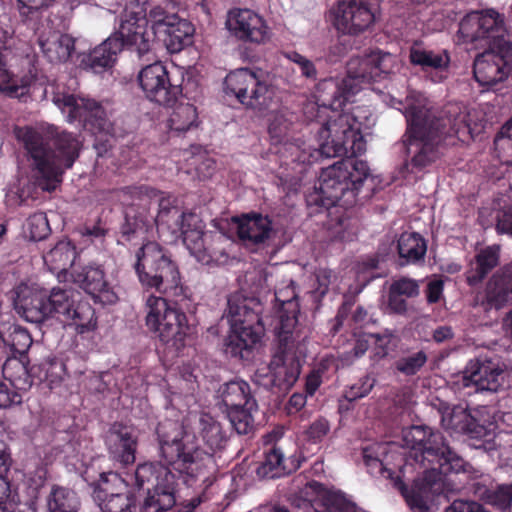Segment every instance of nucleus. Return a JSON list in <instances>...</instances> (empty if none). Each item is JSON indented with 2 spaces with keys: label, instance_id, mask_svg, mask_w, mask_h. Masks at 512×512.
I'll return each instance as SVG.
<instances>
[{
  "label": "nucleus",
  "instance_id": "nucleus-1",
  "mask_svg": "<svg viewBox=\"0 0 512 512\" xmlns=\"http://www.w3.org/2000/svg\"><path fill=\"white\" fill-rule=\"evenodd\" d=\"M403 442L409 449L404 467L396 471L390 466L388 443H372L362 447V460L373 477L388 480L400 491L413 512H429L434 496L444 491L443 477L450 474L466 476L469 489L484 503L505 511L512 503V483L493 484L466 461L438 430L427 425H413L403 430Z\"/></svg>",
  "mask_w": 512,
  "mask_h": 512
},
{
  "label": "nucleus",
  "instance_id": "nucleus-2",
  "mask_svg": "<svg viewBox=\"0 0 512 512\" xmlns=\"http://www.w3.org/2000/svg\"><path fill=\"white\" fill-rule=\"evenodd\" d=\"M390 54L381 51L372 52L362 58L352 59L347 65V77L341 84L329 81L331 99L323 100L322 104L311 103L304 108L307 119L320 125L317 134L319 147H306L305 142L293 139L278 150L285 163L310 165L321 157L331 158L350 153L361 155L366 150V142L362 135L361 107L352 111H343V106L351 96L360 90L361 83L378 82L388 74L386 61Z\"/></svg>",
  "mask_w": 512,
  "mask_h": 512
},
{
  "label": "nucleus",
  "instance_id": "nucleus-3",
  "mask_svg": "<svg viewBox=\"0 0 512 512\" xmlns=\"http://www.w3.org/2000/svg\"><path fill=\"white\" fill-rule=\"evenodd\" d=\"M159 455L167 464L194 480H209V470L215 466L213 453L224 449L227 437L221 424L209 414L198 419V434L207 450L195 442V436L184 433L176 421H164L156 429Z\"/></svg>",
  "mask_w": 512,
  "mask_h": 512
},
{
  "label": "nucleus",
  "instance_id": "nucleus-4",
  "mask_svg": "<svg viewBox=\"0 0 512 512\" xmlns=\"http://www.w3.org/2000/svg\"><path fill=\"white\" fill-rule=\"evenodd\" d=\"M134 268L142 286L155 289L163 296H150L147 299L149 307L145 320H165L173 312L176 320H186L183 313H176L175 305L188 297V287L182 283V277L177 262L171 252L156 241H147L136 252Z\"/></svg>",
  "mask_w": 512,
  "mask_h": 512
},
{
  "label": "nucleus",
  "instance_id": "nucleus-5",
  "mask_svg": "<svg viewBox=\"0 0 512 512\" xmlns=\"http://www.w3.org/2000/svg\"><path fill=\"white\" fill-rule=\"evenodd\" d=\"M30 163L33 185L43 192H54L63 182V176L79 158L82 141L66 130H55L44 137L32 127L17 133Z\"/></svg>",
  "mask_w": 512,
  "mask_h": 512
},
{
  "label": "nucleus",
  "instance_id": "nucleus-6",
  "mask_svg": "<svg viewBox=\"0 0 512 512\" xmlns=\"http://www.w3.org/2000/svg\"><path fill=\"white\" fill-rule=\"evenodd\" d=\"M405 117L407 127L401 144L407 156L404 166L411 173L422 171L435 163L443 154V148L463 140L467 128L447 129L448 121L436 118L428 108L415 105L407 109Z\"/></svg>",
  "mask_w": 512,
  "mask_h": 512
},
{
  "label": "nucleus",
  "instance_id": "nucleus-7",
  "mask_svg": "<svg viewBox=\"0 0 512 512\" xmlns=\"http://www.w3.org/2000/svg\"><path fill=\"white\" fill-rule=\"evenodd\" d=\"M353 156L322 169L318 187L306 198L308 206L348 209L374 195L375 180L368 163Z\"/></svg>",
  "mask_w": 512,
  "mask_h": 512
},
{
  "label": "nucleus",
  "instance_id": "nucleus-8",
  "mask_svg": "<svg viewBox=\"0 0 512 512\" xmlns=\"http://www.w3.org/2000/svg\"><path fill=\"white\" fill-rule=\"evenodd\" d=\"M79 293L62 288L48 291L37 284L20 283L12 291L15 311L24 320H97L88 301L75 299Z\"/></svg>",
  "mask_w": 512,
  "mask_h": 512
},
{
  "label": "nucleus",
  "instance_id": "nucleus-9",
  "mask_svg": "<svg viewBox=\"0 0 512 512\" xmlns=\"http://www.w3.org/2000/svg\"><path fill=\"white\" fill-rule=\"evenodd\" d=\"M120 200L125 209L122 234L131 240L134 235H144L153 224L157 228H175L181 209L172 196L146 185L126 186L120 190Z\"/></svg>",
  "mask_w": 512,
  "mask_h": 512
},
{
  "label": "nucleus",
  "instance_id": "nucleus-10",
  "mask_svg": "<svg viewBox=\"0 0 512 512\" xmlns=\"http://www.w3.org/2000/svg\"><path fill=\"white\" fill-rule=\"evenodd\" d=\"M485 412V407L455 406L442 415L441 424L446 430L465 435L472 448L493 455L501 449L506 434L498 430L495 422L484 417Z\"/></svg>",
  "mask_w": 512,
  "mask_h": 512
},
{
  "label": "nucleus",
  "instance_id": "nucleus-11",
  "mask_svg": "<svg viewBox=\"0 0 512 512\" xmlns=\"http://www.w3.org/2000/svg\"><path fill=\"white\" fill-rule=\"evenodd\" d=\"M165 465L144 463L137 466L135 471V485L138 489H144L145 485L152 482V487L147 488L141 512H166L176 504V477Z\"/></svg>",
  "mask_w": 512,
  "mask_h": 512
},
{
  "label": "nucleus",
  "instance_id": "nucleus-12",
  "mask_svg": "<svg viewBox=\"0 0 512 512\" xmlns=\"http://www.w3.org/2000/svg\"><path fill=\"white\" fill-rule=\"evenodd\" d=\"M149 24L146 0H127L120 15L119 29L111 37L121 42L123 49L136 52L141 58L151 51L153 35L148 30Z\"/></svg>",
  "mask_w": 512,
  "mask_h": 512
},
{
  "label": "nucleus",
  "instance_id": "nucleus-13",
  "mask_svg": "<svg viewBox=\"0 0 512 512\" xmlns=\"http://www.w3.org/2000/svg\"><path fill=\"white\" fill-rule=\"evenodd\" d=\"M144 97L162 107H173L183 93V77L172 74L161 61L144 66L137 75Z\"/></svg>",
  "mask_w": 512,
  "mask_h": 512
},
{
  "label": "nucleus",
  "instance_id": "nucleus-14",
  "mask_svg": "<svg viewBox=\"0 0 512 512\" xmlns=\"http://www.w3.org/2000/svg\"><path fill=\"white\" fill-rule=\"evenodd\" d=\"M227 95H233L246 108L262 112L274 97V89L266 79L249 68L231 71L224 80Z\"/></svg>",
  "mask_w": 512,
  "mask_h": 512
},
{
  "label": "nucleus",
  "instance_id": "nucleus-15",
  "mask_svg": "<svg viewBox=\"0 0 512 512\" xmlns=\"http://www.w3.org/2000/svg\"><path fill=\"white\" fill-rule=\"evenodd\" d=\"M53 102L69 123H78L92 134L108 133L111 129L105 108L95 99L75 94H57Z\"/></svg>",
  "mask_w": 512,
  "mask_h": 512
},
{
  "label": "nucleus",
  "instance_id": "nucleus-16",
  "mask_svg": "<svg viewBox=\"0 0 512 512\" xmlns=\"http://www.w3.org/2000/svg\"><path fill=\"white\" fill-rule=\"evenodd\" d=\"M153 40L161 41L170 53H178L191 44L194 26L176 13H170L160 5L149 11Z\"/></svg>",
  "mask_w": 512,
  "mask_h": 512
},
{
  "label": "nucleus",
  "instance_id": "nucleus-17",
  "mask_svg": "<svg viewBox=\"0 0 512 512\" xmlns=\"http://www.w3.org/2000/svg\"><path fill=\"white\" fill-rule=\"evenodd\" d=\"M473 62V76L481 86H492L505 80L512 70V44L498 39L484 47Z\"/></svg>",
  "mask_w": 512,
  "mask_h": 512
},
{
  "label": "nucleus",
  "instance_id": "nucleus-18",
  "mask_svg": "<svg viewBox=\"0 0 512 512\" xmlns=\"http://www.w3.org/2000/svg\"><path fill=\"white\" fill-rule=\"evenodd\" d=\"M507 377L506 365L498 358L478 357L467 363L462 381L476 393L495 394L505 390Z\"/></svg>",
  "mask_w": 512,
  "mask_h": 512
},
{
  "label": "nucleus",
  "instance_id": "nucleus-19",
  "mask_svg": "<svg viewBox=\"0 0 512 512\" xmlns=\"http://www.w3.org/2000/svg\"><path fill=\"white\" fill-rule=\"evenodd\" d=\"M502 24L499 14L494 11L485 14L473 11L460 21L457 42L472 44L475 49L484 48L498 39H503Z\"/></svg>",
  "mask_w": 512,
  "mask_h": 512
},
{
  "label": "nucleus",
  "instance_id": "nucleus-20",
  "mask_svg": "<svg viewBox=\"0 0 512 512\" xmlns=\"http://www.w3.org/2000/svg\"><path fill=\"white\" fill-rule=\"evenodd\" d=\"M2 364V373L5 379L9 380L13 387L19 391H28L37 378L40 381L52 377L51 383L61 379L58 372H50V369L63 371L64 365L57 360H49L39 366L29 367L27 356L13 355L5 357Z\"/></svg>",
  "mask_w": 512,
  "mask_h": 512
},
{
  "label": "nucleus",
  "instance_id": "nucleus-21",
  "mask_svg": "<svg viewBox=\"0 0 512 512\" xmlns=\"http://www.w3.org/2000/svg\"><path fill=\"white\" fill-rule=\"evenodd\" d=\"M69 275L71 281L91 295L95 303L107 305L117 302L118 296L106 279L105 271L101 265L74 266Z\"/></svg>",
  "mask_w": 512,
  "mask_h": 512
},
{
  "label": "nucleus",
  "instance_id": "nucleus-22",
  "mask_svg": "<svg viewBox=\"0 0 512 512\" xmlns=\"http://www.w3.org/2000/svg\"><path fill=\"white\" fill-rule=\"evenodd\" d=\"M110 484L124 485V481L115 472L102 473L100 483L94 489L93 498L102 512H138L136 497L133 493L115 492Z\"/></svg>",
  "mask_w": 512,
  "mask_h": 512
},
{
  "label": "nucleus",
  "instance_id": "nucleus-23",
  "mask_svg": "<svg viewBox=\"0 0 512 512\" xmlns=\"http://www.w3.org/2000/svg\"><path fill=\"white\" fill-rule=\"evenodd\" d=\"M226 25L231 34L243 42L262 44L269 39L265 20L251 9L231 10Z\"/></svg>",
  "mask_w": 512,
  "mask_h": 512
},
{
  "label": "nucleus",
  "instance_id": "nucleus-24",
  "mask_svg": "<svg viewBox=\"0 0 512 512\" xmlns=\"http://www.w3.org/2000/svg\"><path fill=\"white\" fill-rule=\"evenodd\" d=\"M105 445L114 462L124 467L133 464L138 446L136 429L122 422H114L105 433Z\"/></svg>",
  "mask_w": 512,
  "mask_h": 512
},
{
  "label": "nucleus",
  "instance_id": "nucleus-25",
  "mask_svg": "<svg viewBox=\"0 0 512 512\" xmlns=\"http://www.w3.org/2000/svg\"><path fill=\"white\" fill-rule=\"evenodd\" d=\"M300 369L295 354H274L269 364L270 374L260 383L278 397L284 396L297 381Z\"/></svg>",
  "mask_w": 512,
  "mask_h": 512
},
{
  "label": "nucleus",
  "instance_id": "nucleus-26",
  "mask_svg": "<svg viewBox=\"0 0 512 512\" xmlns=\"http://www.w3.org/2000/svg\"><path fill=\"white\" fill-rule=\"evenodd\" d=\"M374 20V14L366 2L341 0L337 5L334 26L343 34L357 35L369 28Z\"/></svg>",
  "mask_w": 512,
  "mask_h": 512
},
{
  "label": "nucleus",
  "instance_id": "nucleus-27",
  "mask_svg": "<svg viewBox=\"0 0 512 512\" xmlns=\"http://www.w3.org/2000/svg\"><path fill=\"white\" fill-rule=\"evenodd\" d=\"M263 322H231L226 352L232 357L249 360L264 336Z\"/></svg>",
  "mask_w": 512,
  "mask_h": 512
},
{
  "label": "nucleus",
  "instance_id": "nucleus-28",
  "mask_svg": "<svg viewBox=\"0 0 512 512\" xmlns=\"http://www.w3.org/2000/svg\"><path fill=\"white\" fill-rule=\"evenodd\" d=\"M237 236L247 247H264L275 236L272 220L260 213L243 214L237 219Z\"/></svg>",
  "mask_w": 512,
  "mask_h": 512
},
{
  "label": "nucleus",
  "instance_id": "nucleus-29",
  "mask_svg": "<svg viewBox=\"0 0 512 512\" xmlns=\"http://www.w3.org/2000/svg\"><path fill=\"white\" fill-rule=\"evenodd\" d=\"M217 405L223 412L241 408L248 404L250 409H257L256 400L251 395L250 386L243 380H233L222 384L217 390Z\"/></svg>",
  "mask_w": 512,
  "mask_h": 512
},
{
  "label": "nucleus",
  "instance_id": "nucleus-30",
  "mask_svg": "<svg viewBox=\"0 0 512 512\" xmlns=\"http://www.w3.org/2000/svg\"><path fill=\"white\" fill-rule=\"evenodd\" d=\"M121 42L111 36L100 45L81 58L80 65L85 70L98 74L111 68L116 61L117 54L122 51Z\"/></svg>",
  "mask_w": 512,
  "mask_h": 512
},
{
  "label": "nucleus",
  "instance_id": "nucleus-31",
  "mask_svg": "<svg viewBox=\"0 0 512 512\" xmlns=\"http://www.w3.org/2000/svg\"><path fill=\"white\" fill-rule=\"evenodd\" d=\"M38 45L43 56L50 63H64L69 60L75 49V41L68 34L58 32L42 33Z\"/></svg>",
  "mask_w": 512,
  "mask_h": 512
},
{
  "label": "nucleus",
  "instance_id": "nucleus-32",
  "mask_svg": "<svg viewBox=\"0 0 512 512\" xmlns=\"http://www.w3.org/2000/svg\"><path fill=\"white\" fill-rule=\"evenodd\" d=\"M197 248L188 249L190 253L203 264L224 263L228 259L225 245L228 240L224 235L207 232L197 242Z\"/></svg>",
  "mask_w": 512,
  "mask_h": 512
},
{
  "label": "nucleus",
  "instance_id": "nucleus-33",
  "mask_svg": "<svg viewBox=\"0 0 512 512\" xmlns=\"http://www.w3.org/2000/svg\"><path fill=\"white\" fill-rule=\"evenodd\" d=\"M6 32L0 29V91L9 97L22 98L29 93L30 80L16 79L7 68V57L11 53L5 45Z\"/></svg>",
  "mask_w": 512,
  "mask_h": 512
},
{
  "label": "nucleus",
  "instance_id": "nucleus-34",
  "mask_svg": "<svg viewBox=\"0 0 512 512\" xmlns=\"http://www.w3.org/2000/svg\"><path fill=\"white\" fill-rule=\"evenodd\" d=\"M486 296L488 304L496 309L512 302V261L492 276Z\"/></svg>",
  "mask_w": 512,
  "mask_h": 512
},
{
  "label": "nucleus",
  "instance_id": "nucleus-35",
  "mask_svg": "<svg viewBox=\"0 0 512 512\" xmlns=\"http://www.w3.org/2000/svg\"><path fill=\"white\" fill-rule=\"evenodd\" d=\"M299 468V463L291 458H284L282 449L273 445L265 452L264 461L257 467L256 473L260 478L274 479Z\"/></svg>",
  "mask_w": 512,
  "mask_h": 512
},
{
  "label": "nucleus",
  "instance_id": "nucleus-36",
  "mask_svg": "<svg viewBox=\"0 0 512 512\" xmlns=\"http://www.w3.org/2000/svg\"><path fill=\"white\" fill-rule=\"evenodd\" d=\"M76 255V247L70 241H59L43 256V259L48 269L57 274L58 278L61 276L66 278L69 269L76 266L74 264Z\"/></svg>",
  "mask_w": 512,
  "mask_h": 512
},
{
  "label": "nucleus",
  "instance_id": "nucleus-37",
  "mask_svg": "<svg viewBox=\"0 0 512 512\" xmlns=\"http://www.w3.org/2000/svg\"><path fill=\"white\" fill-rule=\"evenodd\" d=\"M499 261V245H491L481 249L475 256L474 266L468 272V284L474 286L481 283L498 266Z\"/></svg>",
  "mask_w": 512,
  "mask_h": 512
},
{
  "label": "nucleus",
  "instance_id": "nucleus-38",
  "mask_svg": "<svg viewBox=\"0 0 512 512\" xmlns=\"http://www.w3.org/2000/svg\"><path fill=\"white\" fill-rule=\"evenodd\" d=\"M177 227L169 228L173 235H180L183 238V243L188 249L197 248V241L203 237L207 232L203 231L202 221L199 216L193 212L182 211L179 218L175 220Z\"/></svg>",
  "mask_w": 512,
  "mask_h": 512
},
{
  "label": "nucleus",
  "instance_id": "nucleus-39",
  "mask_svg": "<svg viewBox=\"0 0 512 512\" xmlns=\"http://www.w3.org/2000/svg\"><path fill=\"white\" fill-rule=\"evenodd\" d=\"M400 265L415 264L422 261L427 251L425 239L416 232H404L397 244Z\"/></svg>",
  "mask_w": 512,
  "mask_h": 512
},
{
  "label": "nucleus",
  "instance_id": "nucleus-40",
  "mask_svg": "<svg viewBox=\"0 0 512 512\" xmlns=\"http://www.w3.org/2000/svg\"><path fill=\"white\" fill-rule=\"evenodd\" d=\"M274 333L277 342L275 354H295L296 344L307 337L301 322H277Z\"/></svg>",
  "mask_w": 512,
  "mask_h": 512
},
{
  "label": "nucleus",
  "instance_id": "nucleus-41",
  "mask_svg": "<svg viewBox=\"0 0 512 512\" xmlns=\"http://www.w3.org/2000/svg\"><path fill=\"white\" fill-rule=\"evenodd\" d=\"M260 303L239 293L232 294L221 320H262L259 316Z\"/></svg>",
  "mask_w": 512,
  "mask_h": 512
},
{
  "label": "nucleus",
  "instance_id": "nucleus-42",
  "mask_svg": "<svg viewBox=\"0 0 512 512\" xmlns=\"http://www.w3.org/2000/svg\"><path fill=\"white\" fill-rule=\"evenodd\" d=\"M274 298L276 320H298L300 306L293 281L285 288L276 290Z\"/></svg>",
  "mask_w": 512,
  "mask_h": 512
},
{
  "label": "nucleus",
  "instance_id": "nucleus-43",
  "mask_svg": "<svg viewBox=\"0 0 512 512\" xmlns=\"http://www.w3.org/2000/svg\"><path fill=\"white\" fill-rule=\"evenodd\" d=\"M80 501L77 494L66 487L53 485L47 496L48 512H78Z\"/></svg>",
  "mask_w": 512,
  "mask_h": 512
},
{
  "label": "nucleus",
  "instance_id": "nucleus-44",
  "mask_svg": "<svg viewBox=\"0 0 512 512\" xmlns=\"http://www.w3.org/2000/svg\"><path fill=\"white\" fill-rule=\"evenodd\" d=\"M198 126V113L194 105L181 103L177 105L168 119L171 132L180 134Z\"/></svg>",
  "mask_w": 512,
  "mask_h": 512
},
{
  "label": "nucleus",
  "instance_id": "nucleus-45",
  "mask_svg": "<svg viewBox=\"0 0 512 512\" xmlns=\"http://www.w3.org/2000/svg\"><path fill=\"white\" fill-rule=\"evenodd\" d=\"M293 131V121L283 112L275 113L269 123L268 133L275 145H281L284 147L286 143H289L295 139L291 133Z\"/></svg>",
  "mask_w": 512,
  "mask_h": 512
},
{
  "label": "nucleus",
  "instance_id": "nucleus-46",
  "mask_svg": "<svg viewBox=\"0 0 512 512\" xmlns=\"http://www.w3.org/2000/svg\"><path fill=\"white\" fill-rule=\"evenodd\" d=\"M150 331L158 333L164 343H172L176 348L183 345L186 332L183 322H146Z\"/></svg>",
  "mask_w": 512,
  "mask_h": 512
},
{
  "label": "nucleus",
  "instance_id": "nucleus-47",
  "mask_svg": "<svg viewBox=\"0 0 512 512\" xmlns=\"http://www.w3.org/2000/svg\"><path fill=\"white\" fill-rule=\"evenodd\" d=\"M3 326L9 324V334L5 337L6 346L9 345L13 355L27 356L32 345V337L28 330L17 323L2 322Z\"/></svg>",
  "mask_w": 512,
  "mask_h": 512
},
{
  "label": "nucleus",
  "instance_id": "nucleus-48",
  "mask_svg": "<svg viewBox=\"0 0 512 512\" xmlns=\"http://www.w3.org/2000/svg\"><path fill=\"white\" fill-rule=\"evenodd\" d=\"M410 62L414 65L421 66L423 69H441L448 65L450 58L446 52L437 54L430 50L411 48Z\"/></svg>",
  "mask_w": 512,
  "mask_h": 512
},
{
  "label": "nucleus",
  "instance_id": "nucleus-49",
  "mask_svg": "<svg viewBox=\"0 0 512 512\" xmlns=\"http://www.w3.org/2000/svg\"><path fill=\"white\" fill-rule=\"evenodd\" d=\"M257 409H250L248 404L241 408L227 410L225 413L231 426L240 435L249 434L254 428L253 411Z\"/></svg>",
  "mask_w": 512,
  "mask_h": 512
},
{
  "label": "nucleus",
  "instance_id": "nucleus-50",
  "mask_svg": "<svg viewBox=\"0 0 512 512\" xmlns=\"http://www.w3.org/2000/svg\"><path fill=\"white\" fill-rule=\"evenodd\" d=\"M494 150L502 162L512 164V118L496 134Z\"/></svg>",
  "mask_w": 512,
  "mask_h": 512
},
{
  "label": "nucleus",
  "instance_id": "nucleus-51",
  "mask_svg": "<svg viewBox=\"0 0 512 512\" xmlns=\"http://www.w3.org/2000/svg\"><path fill=\"white\" fill-rule=\"evenodd\" d=\"M328 232L332 240L351 241L355 233L351 231V219L345 212L328 221Z\"/></svg>",
  "mask_w": 512,
  "mask_h": 512
},
{
  "label": "nucleus",
  "instance_id": "nucleus-52",
  "mask_svg": "<svg viewBox=\"0 0 512 512\" xmlns=\"http://www.w3.org/2000/svg\"><path fill=\"white\" fill-rule=\"evenodd\" d=\"M321 505L325 512H361L354 503L336 492H324Z\"/></svg>",
  "mask_w": 512,
  "mask_h": 512
},
{
  "label": "nucleus",
  "instance_id": "nucleus-53",
  "mask_svg": "<svg viewBox=\"0 0 512 512\" xmlns=\"http://www.w3.org/2000/svg\"><path fill=\"white\" fill-rule=\"evenodd\" d=\"M29 237L33 241L45 239L51 232L47 216L44 212H36L30 215L26 221Z\"/></svg>",
  "mask_w": 512,
  "mask_h": 512
},
{
  "label": "nucleus",
  "instance_id": "nucleus-54",
  "mask_svg": "<svg viewBox=\"0 0 512 512\" xmlns=\"http://www.w3.org/2000/svg\"><path fill=\"white\" fill-rule=\"evenodd\" d=\"M427 362V355L424 351H418L411 355L398 359L395 363L396 369L406 376L415 375Z\"/></svg>",
  "mask_w": 512,
  "mask_h": 512
},
{
  "label": "nucleus",
  "instance_id": "nucleus-55",
  "mask_svg": "<svg viewBox=\"0 0 512 512\" xmlns=\"http://www.w3.org/2000/svg\"><path fill=\"white\" fill-rule=\"evenodd\" d=\"M389 288L392 289L395 294L405 298H414L420 293L419 282L404 276L394 280Z\"/></svg>",
  "mask_w": 512,
  "mask_h": 512
},
{
  "label": "nucleus",
  "instance_id": "nucleus-56",
  "mask_svg": "<svg viewBox=\"0 0 512 512\" xmlns=\"http://www.w3.org/2000/svg\"><path fill=\"white\" fill-rule=\"evenodd\" d=\"M286 57L292 61L293 63L297 64L300 68L301 75L305 77L306 79H310L315 81L317 79V69L315 67V64L303 56L302 54L298 53L297 51H291L286 53Z\"/></svg>",
  "mask_w": 512,
  "mask_h": 512
},
{
  "label": "nucleus",
  "instance_id": "nucleus-57",
  "mask_svg": "<svg viewBox=\"0 0 512 512\" xmlns=\"http://www.w3.org/2000/svg\"><path fill=\"white\" fill-rule=\"evenodd\" d=\"M375 385V379L369 375L362 377L359 382L349 388L345 392L344 397L352 402L359 398H363L370 393Z\"/></svg>",
  "mask_w": 512,
  "mask_h": 512
},
{
  "label": "nucleus",
  "instance_id": "nucleus-58",
  "mask_svg": "<svg viewBox=\"0 0 512 512\" xmlns=\"http://www.w3.org/2000/svg\"><path fill=\"white\" fill-rule=\"evenodd\" d=\"M16 500L7 477L0 474V512H15Z\"/></svg>",
  "mask_w": 512,
  "mask_h": 512
},
{
  "label": "nucleus",
  "instance_id": "nucleus-59",
  "mask_svg": "<svg viewBox=\"0 0 512 512\" xmlns=\"http://www.w3.org/2000/svg\"><path fill=\"white\" fill-rule=\"evenodd\" d=\"M370 337L375 340V344L378 348L382 349L381 357L388 354V351L397 345V337L392 332L374 333L370 334Z\"/></svg>",
  "mask_w": 512,
  "mask_h": 512
},
{
  "label": "nucleus",
  "instance_id": "nucleus-60",
  "mask_svg": "<svg viewBox=\"0 0 512 512\" xmlns=\"http://www.w3.org/2000/svg\"><path fill=\"white\" fill-rule=\"evenodd\" d=\"M445 512H490L476 501L455 500Z\"/></svg>",
  "mask_w": 512,
  "mask_h": 512
},
{
  "label": "nucleus",
  "instance_id": "nucleus-61",
  "mask_svg": "<svg viewBox=\"0 0 512 512\" xmlns=\"http://www.w3.org/2000/svg\"><path fill=\"white\" fill-rule=\"evenodd\" d=\"M19 12L22 16L28 17L30 14L47 8L52 5L54 0H17Z\"/></svg>",
  "mask_w": 512,
  "mask_h": 512
},
{
  "label": "nucleus",
  "instance_id": "nucleus-62",
  "mask_svg": "<svg viewBox=\"0 0 512 512\" xmlns=\"http://www.w3.org/2000/svg\"><path fill=\"white\" fill-rule=\"evenodd\" d=\"M330 430L329 422L324 418L315 420L307 429V436L313 442L322 440Z\"/></svg>",
  "mask_w": 512,
  "mask_h": 512
},
{
  "label": "nucleus",
  "instance_id": "nucleus-63",
  "mask_svg": "<svg viewBox=\"0 0 512 512\" xmlns=\"http://www.w3.org/2000/svg\"><path fill=\"white\" fill-rule=\"evenodd\" d=\"M444 281L441 278H433L427 283L426 299L430 304L438 303L443 295Z\"/></svg>",
  "mask_w": 512,
  "mask_h": 512
},
{
  "label": "nucleus",
  "instance_id": "nucleus-64",
  "mask_svg": "<svg viewBox=\"0 0 512 512\" xmlns=\"http://www.w3.org/2000/svg\"><path fill=\"white\" fill-rule=\"evenodd\" d=\"M376 267L377 263L372 261L369 267L357 273L355 288L356 293H360L375 278L374 270Z\"/></svg>",
  "mask_w": 512,
  "mask_h": 512
}]
</instances>
